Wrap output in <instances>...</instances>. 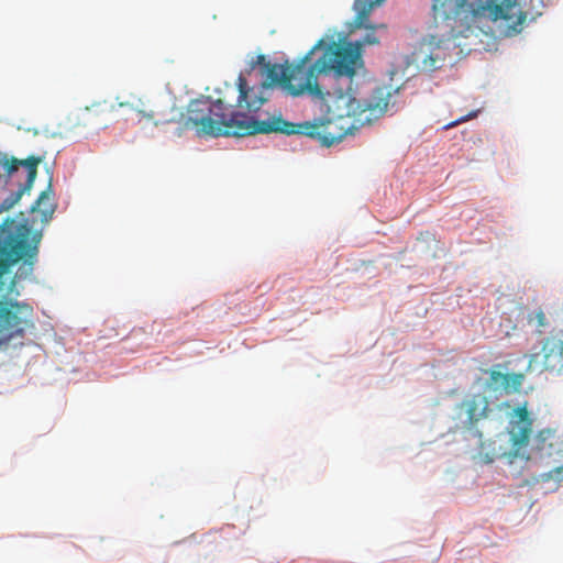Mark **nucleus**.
Here are the masks:
<instances>
[{
	"mask_svg": "<svg viewBox=\"0 0 563 563\" xmlns=\"http://www.w3.org/2000/svg\"><path fill=\"white\" fill-rule=\"evenodd\" d=\"M239 98L235 109L222 99L200 98L190 101L185 129H195L198 136H249L255 134L282 133L300 134L316 139L323 146L341 142L347 134H353L364 125L365 120L336 119L329 113L313 121L292 123L280 113L272 114L265 120L255 119V114L265 103L254 88H250L243 75L238 77Z\"/></svg>",
	"mask_w": 563,
	"mask_h": 563,
	"instance_id": "f257e3e1",
	"label": "nucleus"
},
{
	"mask_svg": "<svg viewBox=\"0 0 563 563\" xmlns=\"http://www.w3.org/2000/svg\"><path fill=\"white\" fill-rule=\"evenodd\" d=\"M49 190L51 184L46 190L41 192L36 201L31 206V212L40 211L43 216V220L45 221L51 219L55 212V205L51 200Z\"/></svg>",
	"mask_w": 563,
	"mask_h": 563,
	"instance_id": "dca6fc26",
	"label": "nucleus"
},
{
	"mask_svg": "<svg viewBox=\"0 0 563 563\" xmlns=\"http://www.w3.org/2000/svg\"><path fill=\"white\" fill-rule=\"evenodd\" d=\"M515 417L510 421L511 451L509 462L520 459L529 461H547L548 464H563V433L555 430H540L532 439L531 453L526 449L532 433V419L526 406L515 409Z\"/></svg>",
	"mask_w": 563,
	"mask_h": 563,
	"instance_id": "20e7f679",
	"label": "nucleus"
},
{
	"mask_svg": "<svg viewBox=\"0 0 563 563\" xmlns=\"http://www.w3.org/2000/svg\"><path fill=\"white\" fill-rule=\"evenodd\" d=\"M266 64H271V63L266 60L265 55L260 54L256 56L255 60L252 63V67L262 66L263 69H265Z\"/></svg>",
	"mask_w": 563,
	"mask_h": 563,
	"instance_id": "4be33fe9",
	"label": "nucleus"
},
{
	"mask_svg": "<svg viewBox=\"0 0 563 563\" xmlns=\"http://www.w3.org/2000/svg\"><path fill=\"white\" fill-rule=\"evenodd\" d=\"M554 482V488L563 487V464L555 466L550 472L541 474L537 478V483Z\"/></svg>",
	"mask_w": 563,
	"mask_h": 563,
	"instance_id": "f3484780",
	"label": "nucleus"
},
{
	"mask_svg": "<svg viewBox=\"0 0 563 563\" xmlns=\"http://www.w3.org/2000/svg\"><path fill=\"white\" fill-rule=\"evenodd\" d=\"M467 0H432L433 22L446 25L450 30L457 27V22L467 18Z\"/></svg>",
	"mask_w": 563,
	"mask_h": 563,
	"instance_id": "0eeeda50",
	"label": "nucleus"
},
{
	"mask_svg": "<svg viewBox=\"0 0 563 563\" xmlns=\"http://www.w3.org/2000/svg\"><path fill=\"white\" fill-rule=\"evenodd\" d=\"M507 374L498 371H492L489 374V384L495 388L507 389Z\"/></svg>",
	"mask_w": 563,
	"mask_h": 563,
	"instance_id": "6ab92c4d",
	"label": "nucleus"
},
{
	"mask_svg": "<svg viewBox=\"0 0 563 563\" xmlns=\"http://www.w3.org/2000/svg\"><path fill=\"white\" fill-rule=\"evenodd\" d=\"M384 0H355L356 11L355 24L367 30L364 37L355 42L323 44L320 49L321 69L336 67L342 74H360L364 70L363 48L365 45H376L379 38L376 36V29H385L384 24L373 26L368 24V16L372 10Z\"/></svg>",
	"mask_w": 563,
	"mask_h": 563,
	"instance_id": "7ed1b4c3",
	"label": "nucleus"
},
{
	"mask_svg": "<svg viewBox=\"0 0 563 563\" xmlns=\"http://www.w3.org/2000/svg\"><path fill=\"white\" fill-rule=\"evenodd\" d=\"M465 120H466V118H461V119H459V120H456V121H454V122H452V123L446 124V125H445V129L453 128V126H455L456 124H459L460 122H464Z\"/></svg>",
	"mask_w": 563,
	"mask_h": 563,
	"instance_id": "5701e85b",
	"label": "nucleus"
},
{
	"mask_svg": "<svg viewBox=\"0 0 563 563\" xmlns=\"http://www.w3.org/2000/svg\"><path fill=\"white\" fill-rule=\"evenodd\" d=\"M529 323H536L538 327L542 328L547 325V318L542 310L534 311L528 316Z\"/></svg>",
	"mask_w": 563,
	"mask_h": 563,
	"instance_id": "412c9836",
	"label": "nucleus"
},
{
	"mask_svg": "<svg viewBox=\"0 0 563 563\" xmlns=\"http://www.w3.org/2000/svg\"><path fill=\"white\" fill-rule=\"evenodd\" d=\"M114 106L106 101L95 103L80 110L75 119L76 125L85 128L104 129L113 119Z\"/></svg>",
	"mask_w": 563,
	"mask_h": 563,
	"instance_id": "1a4fd4ad",
	"label": "nucleus"
},
{
	"mask_svg": "<svg viewBox=\"0 0 563 563\" xmlns=\"http://www.w3.org/2000/svg\"><path fill=\"white\" fill-rule=\"evenodd\" d=\"M324 40L320 38L295 65L266 64L265 74L272 84H279L290 96L298 97L305 92H297L308 80L312 57L320 52Z\"/></svg>",
	"mask_w": 563,
	"mask_h": 563,
	"instance_id": "39448f33",
	"label": "nucleus"
},
{
	"mask_svg": "<svg viewBox=\"0 0 563 563\" xmlns=\"http://www.w3.org/2000/svg\"><path fill=\"white\" fill-rule=\"evenodd\" d=\"M42 159H43V157L38 156V157H32L27 162L30 165V172H29V175L26 176L25 183L22 184L16 191L12 192L8 198H5L3 200V202L0 206L1 210L11 209L14 205H16L20 201V199L22 198V196L25 192H29L31 190L33 183L37 175V166L42 162Z\"/></svg>",
	"mask_w": 563,
	"mask_h": 563,
	"instance_id": "4468645a",
	"label": "nucleus"
},
{
	"mask_svg": "<svg viewBox=\"0 0 563 563\" xmlns=\"http://www.w3.org/2000/svg\"><path fill=\"white\" fill-rule=\"evenodd\" d=\"M489 13L492 20H504L509 26H512L514 29L517 25L522 24L526 20V14L520 10L516 2L495 4L493 8H490Z\"/></svg>",
	"mask_w": 563,
	"mask_h": 563,
	"instance_id": "ddd939ff",
	"label": "nucleus"
},
{
	"mask_svg": "<svg viewBox=\"0 0 563 563\" xmlns=\"http://www.w3.org/2000/svg\"><path fill=\"white\" fill-rule=\"evenodd\" d=\"M460 408L464 409L467 417L466 426L471 429L475 427L478 421L488 416L489 402L486 396L475 394L465 398L461 402Z\"/></svg>",
	"mask_w": 563,
	"mask_h": 563,
	"instance_id": "9b49d317",
	"label": "nucleus"
},
{
	"mask_svg": "<svg viewBox=\"0 0 563 563\" xmlns=\"http://www.w3.org/2000/svg\"><path fill=\"white\" fill-rule=\"evenodd\" d=\"M442 44L443 40L434 35L422 38L418 48L412 53L413 62L427 71L439 69L445 59Z\"/></svg>",
	"mask_w": 563,
	"mask_h": 563,
	"instance_id": "6e6552de",
	"label": "nucleus"
},
{
	"mask_svg": "<svg viewBox=\"0 0 563 563\" xmlns=\"http://www.w3.org/2000/svg\"><path fill=\"white\" fill-rule=\"evenodd\" d=\"M150 101L151 100H142L141 98H137L132 101L120 102L119 107H128L132 111H134L139 115V118H141L143 111L147 109V104L150 103Z\"/></svg>",
	"mask_w": 563,
	"mask_h": 563,
	"instance_id": "a211bd4d",
	"label": "nucleus"
},
{
	"mask_svg": "<svg viewBox=\"0 0 563 563\" xmlns=\"http://www.w3.org/2000/svg\"><path fill=\"white\" fill-rule=\"evenodd\" d=\"M319 54L310 64L308 80L297 90L320 100V112L334 115L336 119L365 120L364 108L357 99L358 86L355 82L358 74H342L336 67L321 69Z\"/></svg>",
	"mask_w": 563,
	"mask_h": 563,
	"instance_id": "f03ea898",
	"label": "nucleus"
},
{
	"mask_svg": "<svg viewBox=\"0 0 563 563\" xmlns=\"http://www.w3.org/2000/svg\"><path fill=\"white\" fill-rule=\"evenodd\" d=\"M177 113L183 117V113L168 101L155 99L150 101L139 122H151L155 126L165 125L178 121Z\"/></svg>",
	"mask_w": 563,
	"mask_h": 563,
	"instance_id": "9d476101",
	"label": "nucleus"
},
{
	"mask_svg": "<svg viewBox=\"0 0 563 563\" xmlns=\"http://www.w3.org/2000/svg\"><path fill=\"white\" fill-rule=\"evenodd\" d=\"M507 391H518L523 383L525 376L520 373L507 374Z\"/></svg>",
	"mask_w": 563,
	"mask_h": 563,
	"instance_id": "aec40b11",
	"label": "nucleus"
},
{
	"mask_svg": "<svg viewBox=\"0 0 563 563\" xmlns=\"http://www.w3.org/2000/svg\"><path fill=\"white\" fill-rule=\"evenodd\" d=\"M33 156L27 157L26 159H18L15 157H9L7 154L0 153V178L10 177L15 172L19 170L20 166H24L30 172L29 161Z\"/></svg>",
	"mask_w": 563,
	"mask_h": 563,
	"instance_id": "2eb2a0df",
	"label": "nucleus"
},
{
	"mask_svg": "<svg viewBox=\"0 0 563 563\" xmlns=\"http://www.w3.org/2000/svg\"><path fill=\"white\" fill-rule=\"evenodd\" d=\"M391 96L393 92L389 87L376 86L372 89L368 98L361 100L364 113L368 111L371 115L376 118L383 115L388 109Z\"/></svg>",
	"mask_w": 563,
	"mask_h": 563,
	"instance_id": "f8f14e48",
	"label": "nucleus"
},
{
	"mask_svg": "<svg viewBox=\"0 0 563 563\" xmlns=\"http://www.w3.org/2000/svg\"><path fill=\"white\" fill-rule=\"evenodd\" d=\"M529 371L560 374L563 372V329H554L542 343L539 353L530 356Z\"/></svg>",
	"mask_w": 563,
	"mask_h": 563,
	"instance_id": "423d86ee",
	"label": "nucleus"
}]
</instances>
